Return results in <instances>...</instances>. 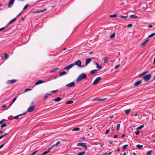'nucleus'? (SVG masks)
I'll list each match as a JSON object with an SVG mask.
<instances>
[{
	"mask_svg": "<svg viewBox=\"0 0 155 155\" xmlns=\"http://www.w3.org/2000/svg\"><path fill=\"white\" fill-rule=\"evenodd\" d=\"M87 78V74L85 73H82L77 78L76 80L77 82H80L83 79H85Z\"/></svg>",
	"mask_w": 155,
	"mask_h": 155,
	"instance_id": "f257e3e1",
	"label": "nucleus"
},
{
	"mask_svg": "<svg viewBox=\"0 0 155 155\" xmlns=\"http://www.w3.org/2000/svg\"><path fill=\"white\" fill-rule=\"evenodd\" d=\"M151 78L150 74H149L145 75L143 77V79L145 81L147 82L150 80Z\"/></svg>",
	"mask_w": 155,
	"mask_h": 155,
	"instance_id": "f03ea898",
	"label": "nucleus"
},
{
	"mask_svg": "<svg viewBox=\"0 0 155 155\" xmlns=\"http://www.w3.org/2000/svg\"><path fill=\"white\" fill-rule=\"evenodd\" d=\"M86 143H77V146H81L84 147V148L86 150H87V147L86 146Z\"/></svg>",
	"mask_w": 155,
	"mask_h": 155,
	"instance_id": "7ed1b4c3",
	"label": "nucleus"
},
{
	"mask_svg": "<svg viewBox=\"0 0 155 155\" xmlns=\"http://www.w3.org/2000/svg\"><path fill=\"white\" fill-rule=\"evenodd\" d=\"M81 61L80 60H78L74 63H73V64H74V65H76L79 67L82 68L83 67V66L81 65Z\"/></svg>",
	"mask_w": 155,
	"mask_h": 155,
	"instance_id": "20e7f679",
	"label": "nucleus"
},
{
	"mask_svg": "<svg viewBox=\"0 0 155 155\" xmlns=\"http://www.w3.org/2000/svg\"><path fill=\"white\" fill-rule=\"evenodd\" d=\"M35 107V105H32L30 106L28 108L27 110V112H32L34 110Z\"/></svg>",
	"mask_w": 155,
	"mask_h": 155,
	"instance_id": "39448f33",
	"label": "nucleus"
},
{
	"mask_svg": "<svg viewBox=\"0 0 155 155\" xmlns=\"http://www.w3.org/2000/svg\"><path fill=\"white\" fill-rule=\"evenodd\" d=\"M101 79V77H99L96 79L94 82L92 83L93 84H97L100 81Z\"/></svg>",
	"mask_w": 155,
	"mask_h": 155,
	"instance_id": "423d86ee",
	"label": "nucleus"
},
{
	"mask_svg": "<svg viewBox=\"0 0 155 155\" xmlns=\"http://www.w3.org/2000/svg\"><path fill=\"white\" fill-rule=\"evenodd\" d=\"M15 0H10L9 1L8 5V8H11L13 6L14 2H15Z\"/></svg>",
	"mask_w": 155,
	"mask_h": 155,
	"instance_id": "0eeeda50",
	"label": "nucleus"
},
{
	"mask_svg": "<svg viewBox=\"0 0 155 155\" xmlns=\"http://www.w3.org/2000/svg\"><path fill=\"white\" fill-rule=\"evenodd\" d=\"M66 86L68 87H74L75 86V84L74 82L67 84L66 85Z\"/></svg>",
	"mask_w": 155,
	"mask_h": 155,
	"instance_id": "6e6552de",
	"label": "nucleus"
},
{
	"mask_svg": "<svg viewBox=\"0 0 155 155\" xmlns=\"http://www.w3.org/2000/svg\"><path fill=\"white\" fill-rule=\"evenodd\" d=\"M74 66V64H71L68 65L67 66L65 67L64 68V69L65 70H69L71 68L73 67Z\"/></svg>",
	"mask_w": 155,
	"mask_h": 155,
	"instance_id": "1a4fd4ad",
	"label": "nucleus"
},
{
	"mask_svg": "<svg viewBox=\"0 0 155 155\" xmlns=\"http://www.w3.org/2000/svg\"><path fill=\"white\" fill-rule=\"evenodd\" d=\"M17 81V80L13 79L11 80H8L7 81L6 83L8 84H12L15 83Z\"/></svg>",
	"mask_w": 155,
	"mask_h": 155,
	"instance_id": "9d476101",
	"label": "nucleus"
},
{
	"mask_svg": "<svg viewBox=\"0 0 155 155\" xmlns=\"http://www.w3.org/2000/svg\"><path fill=\"white\" fill-rule=\"evenodd\" d=\"M149 39L148 38H147L146 40L144 41L141 44V46L144 47L147 44V43L149 41Z\"/></svg>",
	"mask_w": 155,
	"mask_h": 155,
	"instance_id": "9b49d317",
	"label": "nucleus"
},
{
	"mask_svg": "<svg viewBox=\"0 0 155 155\" xmlns=\"http://www.w3.org/2000/svg\"><path fill=\"white\" fill-rule=\"evenodd\" d=\"M106 99V98H104V99H101L100 98L98 97V98L93 99V101H103L104 100H105Z\"/></svg>",
	"mask_w": 155,
	"mask_h": 155,
	"instance_id": "f8f14e48",
	"label": "nucleus"
},
{
	"mask_svg": "<svg viewBox=\"0 0 155 155\" xmlns=\"http://www.w3.org/2000/svg\"><path fill=\"white\" fill-rule=\"evenodd\" d=\"M46 9H47L46 8H45L44 9L42 10H38L37 11L33 12H32V13L33 14H34V13H40V12H45V11H46Z\"/></svg>",
	"mask_w": 155,
	"mask_h": 155,
	"instance_id": "ddd939ff",
	"label": "nucleus"
},
{
	"mask_svg": "<svg viewBox=\"0 0 155 155\" xmlns=\"http://www.w3.org/2000/svg\"><path fill=\"white\" fill-rule=\"evenodd\" d=\"M45 82V81L44 80H39L38 81H36L35 83V84L36 85H37L38 84H39L44 83Z\"/></svg>",
	"mask_w": 155,
	"mask_h": 155,
	"instance_id": "4468645a",
	"label": "nucleus"
},
{
	"mask_svg": "<svg viewBox=\"0 0 155 155\" xmlns=\"http://www.w3.org/2000/svg\"><path fill=\"white\" fill-rule=\"evenodd\" d=\"M142 82V81L141 80L139 81L136 82L134 84V86H137L138 85L141 84Z\"/></svg>",
	"mask_w": 155,
	"mask_h": 155,
	"instance_id": "2eb2a0df",
	"label": "nucleus"
},
{
	"mask_svg": "<svg viewBox=\"0 0 155 155\" xmlns=\"http://www.w3.org/2000/svg\"><path fill=\"white\" fill-rule=\"evenodd\" d=\"M26 113H23L22 114H20L19 115H17V116H15L14 117V119H18L19 118V116H21V115H25V114H26Z\"/></svg>",
	"mask_w": 155,
	"mask_h": 155,
	"instance_id": "dca6fc26",
	"label": "nucleus"
},
{
	"mask_svg": "<svg viewBox=\"0 0 155 155\" xmlns=\"http://www.w3.org/2000/svg\"><path fill=\"white\" fill-rule=\"evenodd\" d=\"M95 64L97 65V68H98L99 70L102 68V67L101 65H99L98 63L97 62H96Z\"/></svg>",
	"mask_w": 155,
	"mask_h": 155,
	"instance_id": "f3484780",
	"label": "nucleus"
},
{
	"mask_svg": "<svg viewBox=\"0 0 155 155\" xmlns=\"http://www.w3.org/2000/svg\"><path fill=\"white\" fill-rule=\"evenodd\" d=\"M97 70H92L90 72V74L91 75H93L95 73H97Z\"/></svg>",
	"mask_w": 155,
	"mask_h": 155,
	"instance_id": "a211bd4d",
	"label": "nucleus"
},
{
	"mask_svg": "<svg viewBox=\"0 0 155 155\" xmlns=\"http://www.w3.org/2000/svg\"><path fill=\"white\" fill-rule=\"evenodd\" d=\"M130 17L136 19L138 18V17L134 15H131L130 16Z\"/></svg>",
	"mask_w": 155,
	"mask_h": 155,
	"instance_id": "6ab92c4d",
	"label": "nucleus"
},
{
	"mask_svg": "<svg viewBox=\"0 0 155 155\" xmlns=\"http://www.w3.org/2000/svg\"><path fill=\"white\" fill-rule=\"evenodd\" d=\"M91 61V58H87L86 60V63L87 65L88 63Z\"/></svg>",
	"mask_w": 155,
	"mask_h": 155,
	"instance_id": "aec40b11",
	"label": "nucleus"
},
{
	"mask_svg": "<svg viewBox=\"0 0 155 155\" xmlns=\"http://www.w3.org/2000/svg\"><path fill=\"white\" fill-rule=\"evenodd\" d=\"M58 68H52L51 70V71H50V73L56 71L57 70H58Z\"/></svg>",
	"mask_w": 155,
	"mask_h": 155,
	"instance_id": "412c9836",
	"label": "nucleus"
},
{
	"mask_svg": "<svg viewBox=\"0 0 155 155\" xmlns=\"http://www.w3.org/2000/svg\"><path fill=\"white\" fill-rule=\"evenodd\" d=\"M131 111V109H129L125 110V112L126 114H128Z\"/></svg>",
	"mask_w": 155,
	"mask_h": 155,
	"instance_id": "4be33fe9",
	"label": "nucleus"
},
{
	"mask_svg": "<svg viewBox=\"0 0 155 155\" xmlns=\"http://www.w3.org/2000/svg\"><path fill=\"white\" fill-rule=\"evenodd\" d=\"M51 94L47 93L46 94L44 97V99H46L48 98V96H51Z\"/></svg>",
	"mask_w": 155,
	"mask_h": 155,
	"instance_id": "5701e85b",
	"label": "nucleus"
},
{
	"mask_svg": "<svg viewBox=\"0 0 155 155\" xmlns=\"http://www.w3.org/2000/svg\"><path fill=\"white\" fill-rule=\"evenodd\" d=\"M62 98L61 97H58L56 98H55L54 100V101L55 102H58L60 101L61 100Z\"/></svg>",
	"mask_w": 155,
	"mask_h": 155,
	"instance_id": "b1692460",
	"label": "nucleus"
},
{
	"mask_svg": "<svg viewBox=\"0 0 155 155\" xmlns=\"http://www.w3.org/2000/svg\"><path fill=\"white\" fill-rule=\"evenodd\" d=\"M144 127V125L143 124L141 126H139L138 127H137L136 128L137 130H138L140 129H142L143 127Z\"/></svg>",
	"mask_w": 155,
	"mask_h": 155,
	"instance_id": "393cba45",
	"label": "nucleus"
},
{
	"mask_svg": "<svg viewBox=\"0 0 155 155\" xmlns=\"http://www.w3.org/2000/svg\"><path fill=\"white\" fill-rule=\"evenodd\" d=\"M17 99V98L16 97H15V98H14L13 100H12V103H11V104H10L9 106L8 107V108H9L12 105V104L14 102L16 101V100Z\"/></svg>",
	"mask_w": 155,
	"mask_h": 155,
	"instance_id": "a878e982",
	"label": "nucleus"
},
{
	"mask_svg": "<svg viewBox=\"0 0 155 155\" xmlns=\"http://www.w3.org/2000/svg\"><path fill=\"white\" fill-rule=\"evenodd\" d=\"M66 72L65 71H64L63 72H61L60 73L59 76H60L66 74Z\"/></svg>",
	"mask_w": 155,
	"mask_h": 155,
	"instance_id": "bb28decb",
	"label": "nucleus"
},
{
	"mask_svg": "<svg viewBox=\"0 0 155 155\" xmlns=\"http://www.w3.org/2000/svg\"><path fill=\"white\" fill-rule=\"evenodd\" d=\"M115 34L114 32H113V33L110 36L109 38H113L115 37Z\"/></svg>",
	"mask_w": 155,
	"mask_h": 155,
	"instance_id": "cd10ccee",
	"label": "nucleus"
},
{
	"mask_svg": "<svg viewBox=\"0 0 155 155\" xmlns=\"http://www.w3.org/2000/svg\"><path fill=\"white\" fill-rule=\"evenodd\" d=\"M120 125V124H117L116 127V130L117 131H118L119 130Z\"/></svg>",
	"mask_w": 155,
	"mask_h": 155,
	"instance_id": "c85d7f7f",
	"label": "nucleus"
},
{
	"mask_svg": "<svg viewBox=\"0 0 155 155\" xmlns=\"http://www.w3.org/2000/svg\"><path fill=\"white\" fill-rule=\"evenodd\" d=\"M85 151H83L79 152L77 154L78 155H84L85 153Z\"/></svg>",
	"mask_w": 155,
	"mask_h": 155,
	"instance_id": "c756f323",
	"label": "nucleus"
},
{
	"mask_svg": "<svg viewBox=\"0 0 155 155\" xmlns=\"http://www.w3.org/2000/svg\"><path fill=\"white\" fill-rule=\"evenodd\" d=\"M73 101H68L66 102V104H70L73 103Z\"/></svg>",
	"mask_w": 155,
	"mask_h": 155,
	"instance_id": "7c9ffc66",
	"label": "nucleus"
},
{
	"mask_svg": "<svg viewBox=\"0 0 155 155\" xmlns=\"http://www.w3.org/2000/svg\"><path fill=\"white\" fill-rule=\"evenodd\" d=\"M136 147L137 148H138L141 149L143 147V145L140 144H138L137 145Z\"/></svg>",
	"mask_w": 155,
	"mask_h": 155,
	"instance_id": "2f4dec72",
	"label": "nucleus"
},
{
	"mask_svg": "<svg viewBox=\"0 0 155 155\" xmlns=\"http://www.w3.org/2000/svg\"><path fill=\"white\" fill-rule=\"evenodd\" d=\"M80 128H79V127H76V128H74L73 130H72L73 131H78V130H80Z\"/></svg>",
	"mask_w": 155,
	"mask_h": 155,
	"instance_id": "473e14b6",
	"label": "nucleus"
},
{
	"mask_svg": "<svg viewBox=\"0 0 155 155\" xmlns=\"http://www.w3.org/2000/svg\"><path fill=\"white\" fill-rule=\"evenodd\" d=\"M117 16L116 14H114L112 15H110V18H113V17H116Z\"/></svg>",
	"mask_w": 155,
	"mask_h": 155,
	"instance_id": "72a5a7b5",
	"label": "nucleus"
},
{
	"mask_svg": "<svg viewBox=\"0 0 155 155\" xmlns=\"http://www.w3.org/2000/svg\"><path fill=\"white\" fill-rule=\"evenodd\" d=\"M155 35V32L153 33L148 36V38H151Z\"/></svg>",
	"mask_w": 155,
	"mask_h": 155,
	"instance_id": "f704fd0d",
	"label": "nucleus"
},
{
	"mask_svg": "<svg viewBox=\"0 0 155 155\" xmlns=\"http://www.w3.org/2000/svg\"><path fill=\"white\" fill-rule=\"evenodd\" d=\"M152 150H150L149 151H148L147 153H146V154L147 155H151V153H152Z\"/></svg>",
	"mask_w": 155,
	"mask_h": 155,
	"instance_id": "c9c22d12",
	"label": "nucleus"
},
{
	"mask_svg": "<svg viewBox=\"0 0 155 155\" xmlns=\"http://www.w3.org/2000/svg\"><path fill=\"white\" fill-rule=\"evenodd\" d=\"M6 126H7V124L5 123H4V124H2V125H1L0 126V127L2 128H3V127H6Z\"/></svg>",
	"mask_w": 155,
	"mask_h": 155,
	"instance_id": "e433bc0d",
	"label": "nucleus"
},
{
	"mask_svg": "<svg viewBox=\"0 0 155 155\" xmlns=\"http://www.w3.org/2000/svg\"><path fill=\"white\" fill-rule=\"evenodd\" d=\"M128 146V144L125 145L122 147V148L123 149H125L127 148Z\"/></svg>",
	"mask_w": 155,
	"mask_h": 155,
	"instance_id": "4c0bfd02",
	"label": "nucleus"
},
{
	"mask_svg": "<svg viewBox=\"0 0 155 155\" xmlns=\"http://www.w3.org/2000/svg\"><path fill=\"white\" fill-rule=\"evenodd\" d=\"M6 27H3V28H1L0 29V31L2 30H3L4 29H5V31H7L8 29H6ZM9 29H8V30H9Z\"/></svg>",
	"mask_w": 155,
	"mask_h": 155,
	"instance_id": "58836bf2",
	"label": "nucleus"
},
{
	"mask_svg": "<svg viewBox=\"0 0 155 155\" xmlns=\"http://www.w3.org/2000/svg\"><path fill=\"white\" fill-rule=\"evenodd\" d=\"M29 5L28 4H26L25 5V6H24V7L23 8V9L24 10V9H26L27 7H29Z\"/></svg>",
	"mask_w": 155,
	"mask_h": 155,
	"instance_id": "ea45409f",
	"label": "nucleus"
},
{
	"mask_svg": "<svg viewBox=\"0 0 155 155\" xmlns=\"http://www.w3.org/2000/svg\"><path fill=\"white\" fill-rule=\"evenodd\" d=\"M108 61L107 58H105L104 60V63H106Z\"/></svg>",
	"mask_w": 155,
	"mask_h": 155,
	"instance_id": "a19ab883",
	"label": "nucleus"
},
{
	"mask_svg": "<svg viewBox=\"0 0 155 155\" xmlns=\"http://www.w3.org/2000/svg\"><path fill=\"white\" fill-rule=\"evenodd\" d=\"M109 132H110V130H109V129H107L106 131V132H105V134H108L109 133Z\"/></svg>",
	"mask_w": 155,
	"mask_h": 155,
	"instance_id": "79ce46f5",
	"label": "nucleus"
},
{
	"mask_svg": "<svg viewBox=\"0 0 155 155\" xmlns=\"http://www.w3.org/2000/svg\"><path fill=\"white\" fill-rule=\"evenodd\" d=\"M38 152V150H36L34 151V152H33L31 154V155H34L35 154H36L37 152Z\"/></svg>",
	"mask_w": 155,
	"mask_h": 155,
	"instance_id": "37998d69",
	"label": "nucleus"
},
{
	"mask_svg": "<svg viewBox=\"0 0 155 155\" xmlns=\"http://www.w3.org/2000/svg\"><path fill=\"white\" fill-rule=\"evenodd\" d=\"M48 153L47 151H45L43 153H42V154L41 155H45L47 153Z\"/></svg>",
	"mask_w": 155,
	"mask_h": 155,
	"instance_id": "c03bdc74",
	"label": "nucleus"
},
{
	"mask_svg": "<svg viewBox=\"0 0 155 155\" xmlns=\"http://www.w3.org/2000/svg\"><path fill=\"white\" fill-rule=\"evenodd\" d=\"M60 141H57L56 143L55 144V146H57L60 143Z\"/></svg>",
	"mask_w": 155,
	"mask_h": 155,
	"instance_id": "a18cd8bd",
	"label": "nucleus"
},
{
	"mask_svg": "<svg viewBox=\"0 0 155 155\" xmlns=\"http://www.w3.org/2000/svg\"><path fill=\"white\" fill-rule=\"evenodd\" d=\"M5 120H5V119H2V120H1L0 121V124H1L2 123H3V122H4L5 121Z\"/></svg>",
	"mask_w": 155,
	"mask_h": 155,
	"instance_id": "49530a36",
	"label": "nucleus"
},
{
	"mask_svg": "<svg viewBox=\"0 0 155 155\" xmlns=\"http://www.w3.org/2000/svg\"><path fill=\"white\" fill-rule=\"evenodd\" d=\"M120 17L121 18H124L126 19L127 18V16H124L121 15V16H120Z\"/></svg>",
	"mask_w": 155,
	"mask_h": 155,
	"instance_id": "de8ad7c7",
	"label": "nucleus"
},
{
	"mask_svg": "<svg viewBox=\"0 0 155 155\" xmlns=\"http://www.w3.org/2000/svg\"><path fill=\"white\" fill-rule=\"evenodd\" d=\"M132 26V24L131 23V24L128 25H127V27H131Z\"/></svg>",
	"mask_w": 155,
	"mask_h": 155,
	"instance_id": "09e8293b",
	"label": "nucleus"
},
{
	"mask_svg": "<svg viewBox=\"0 0 155 155\" xmlns=\"http://www.w3.org/2000/svg\"><path fill=\"white\" fill-rule=\"evenodd\" d=\"M120 66V65L119 64L116 65L115 67V69H117Z\"/></svg>",
	"mask_w": 155,
	"mask_h": 155,
	"instance_id": "8fccbe9b",
	"label": "nucleus"
},
{
	"mask_svg": "<svg viewBox=\"0 0 155 155\" xmlns=\"http://www.w3.org/2000/svg\"><path fill=\"white\" fill-rule=\"evenodd\" d=\"M8 55L7 54H5L4 58L5 59L7 58H8Z\"/></svg>",
	"mask_w": 155,
	"mask_h": 155,
	"instance_id": "3c124183",
	"label": "nucleus"
},
{
	"mask_svg": "<svg viewBox=\"0 0 155 155\" xmlns=\"http://www.w3.org/2000/svg\"><path fill=\"white\" fill-rule=\"evenodd\" d=\"M145 75L144 74H143V73H141L139 75V77H141L143 75Z\"/></svg>",
	"mask_w": 155,
	"mask_h": 155,
	"instance_id": "603ef678",
	"label": "nucleus"
},
{
	"mask_svg": "<svg viewBox=\"0 0 155 155\" xmlns=\"http://www.w3.org/2000/svg\"><path fill=\"white\" fill-rule=\"evenodd\" d=\"M51 149H52L51 147H50L47 150V151H48V153H49L51 151Z\"/></svg>",
	"mask_w": 155,
	"mask_h": 155,
	"instance_id": "864d4df0",
	"label": "nucleus"
},
{
	"mask_svg": "<svg viewBox=\"0 0 155 155\" xmlns=\"http://www.w3.org/2000/svg\"><path fill=\"white\" fill-rule=\"evenodd\" d=\"M139 133H140V132L139 131H137L135 132V133L137 135H138L139 134Z\"/></svg>",
	"mask_w": 155,
	"mask_h": 155,
	"instance_id": "5fc2aeb1",
	"label": "nucleus"
},
{
	"mask_svg": "<svg viewBox=\"0 0 155 155\" xmlns=\"http://www.w3.org/2000/svg\"><path fill=\"white\" fill-rule=\"evenodd\" d=\"M31 90V89L27 88V89H25V91L27 92V91H30Z\"/></svg>",
	"mask_w": 155,
	"mask_h": 155,
	"instance_id": "6e6d98bb",
	"label": "nucleus"
},
{
	"mask_svg": "<svg viewBox=\"0 0 155 155\" xmlns=\"http://www.w3.org/2000/svg\"><path fill=\"white\" fill-rule=\"evenodd\" d=\"M4 144H3L0 145V149H1L4 146Z\"/></svg>",
	"mask_w": 155,
	"mask_h": 155,
	"instance_id": "4d7b16f0",
	"label": "nucleus"
},
{
	"mask_svg": "<svg viewBox=\"0 0 155 155\" xmlns=\"http://www.w3.org/2000/svg\"><path fill=\"white\" fill-rule=\"evenodd\" d=\"M58 90H54L52 91L51 92L52 93H55L57 92Z\"/></svg>",
	"mask_w": 155,
	"mask_h": 155,
	"instance_id": "13d9d810",
	"label": "nucleus"
},
{
	"mask_svg": "<svg viewBox=\"0 0 155 155\" xmlns=\"http://www.w3.org/2000/svg\"><path fill=\"white\" fill-rule=\"evenodd\" d=\"M152 27H153V26L151 24L149 25H148V28H151Z\"/></svg>",
	"mask_w": 155,
	"mask_h": 155,
	"instance_id": "bf43d9fd",
	"label": "nucleus"
},
{
	"mask_svg": "<svg viewBox=\"0 0 155 155\" xmlns=\"http://www.w3.org/2000/svg\"><path fill=\"white\" fill-rule=\"evenodd\" d=\"M149 72V71H145L144 72H143V74H144V75L148 73Z\"/></svg>",
	"mask_w": 155,
	"mask_h": 155,
	"instance_id": "052dcab7",
	"label": "nucleus"
},
{
	"mask_svg": "<svg viewBox=\"0 0 155 155\" xmlns=\"http://www.w3.org/2000/svg\"><path fill=\"white\" fill-rule=\"evenodd\" d=\"M4 137V135H3L0 136V139L3 138Z\"/></svg>",
	"mask_w": 155,
	"mask_h": 155,
	"instance_id": "680f3d73",
	"label": "nucleus"
},
{
	"mask_svg": "<svg viewBox=\"0 0 155 155\" xmlns=\"http://www.w3.org/2000/svg\"><path fill=\"white\" fill-rule=\"evenodd\" d=\"M100 146L101 147H102L104 145V144L102 143H100Z\"/></svg>",
	"mask_w": 155,
	"mask_h": 155,
	"instance_id": "e2e57ef3",
	"label": "nucleus"
},
{
	"mask_svg": "<svg viewBox=\"0 0 155 155\" xmlns=\"http://www.w3.org/2000/svg\"><path fill=\"white\" fill-rule=\"evenodd\" d=\"M6 107V105H3L2 106V107L3 108H5Z\"/></svg>",
	"mask_w": 155,
	"mask_h": 155,
	"instance_id": "0e129e2a",
	"label": "nucleus"
},
{
	"mask_svg": "<svg viewBox=\"0 0 155 155\" xmlns=\"http://www.w3.org/2000/svg\"><path fill=\"white\" fill-rule=\"evenodd\" d=\"M118 136L117 135H114V138H117Z\"/></svg>",
	"mask_w": 155,
	"mask_h": 155,
	"instance_id": "69168bd1",
	"label": "nucleus"
},
{
	"mask_svg": "<svg viewBox=\"0 0 155 155\" xmlns=\"http://www.w3.org/2000/svg\"><path fill=\"white\" fill-rule=\"evenodd\" d=\"M112 153V152H110L107 154V155H110V154H111Z\"/></svg>",
	"mask_w": 155,
	"mask_h": 155,
	"instance_id": "338daca9",
	"label": "nucleus"
},
{
	"mask_svg": "<svg viewBox=\"0 0 155 155\" xmlns=\"http://www.w3.org/2000/svg\"><path fill=\"white\" fill-rule=\"evenodd\" d=\"M153 63L154 64H155V58L154 59V61H153Z\"/></svg>",
	"mask_w": 155,
	"mask_h": 155,
	"instance_id": "774afa93",
	"label": "nucleus"
}]
</instances>
